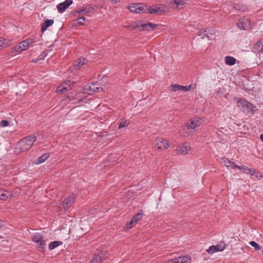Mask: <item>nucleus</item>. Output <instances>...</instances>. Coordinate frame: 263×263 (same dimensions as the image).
Masks as SVG:
<instances>
[{"mask_svg": "<svg viewBox=\"0 0 263 263\" xmlns=\"http://www.w3.org/2000/svg\"><path fill=\"white\" fill-rule=\"evenodd\" d=\"M35 140V136L29 135L18 142L16 146V150H19L20 152H26L31 148Z\"/></svg>", "mask_w": 263, "mask_h": 263, "instance_id": "obj_1", "label": "nucleus"}, {"mask_svg": "<svg viewBox=\"0 0 263 263\" xmlns=\"http://www.w3.org/2000/svg\"><path fill=\"white\" fill-rule=\"evenodd\" d=\"M32 240L36 245L38 249L41 251H44L46 247V241L43 235L39 233H35L32 235Z\"/></svg>", "mask_w": 263, "mask_h": 263, "instance_id": "obj_2", "label": "nucleus"}, {"mask_svg": "<svg viewBox=\"0 0 263 263\" xmlns=\"http://www.w3.org/2000/svg\"><path fill=\"white\" fill-rule=\"evenodd\" d=\"M131 27L134 29H138L140 30H146L152 31L157 28L158 25L151 23H141L139 24H136V23H133L131 25Z\"/></svg>", "mask_w": 263, "mask_h": 263, "instance_id": "obj_3", "label": "nucleus"}, {"mask_svg": "<svg viewBox=\"0 0 263 263\" xmlns=\"http://www.w3.org/2000/svg\"><path fill=\"white\" fill-rule=\"evenodd\" d=\"M220 162L228 168L232 169L238 168L240 170H242L243 171H249L250 172H251V171L246 166H238L235 164L233 162L230 161L226 158H221L220 159Z\"/></svg>", "mask_w": 263, "mask_h": 263, "instance_id": "obj_4", "label": "nucleus"}, {"mask_svg": "<svg viewBox=\"0 0 263 263\" xmlns=\"http://www.w3.org/2000/svg\"><path fill=\"white\" fill-rule=\"evenodd\" d=\"M102 90L100 83L95 82L87 84L84 87V90L88 94H93L94 92H100Z\"/></svg>", "mask_w": 263, "mask_h": 263, "instance_id": "obj_5", "label": "nucleus"}, {"mask_svg": "<svg viewBox=\"0 0 263 263\" xmlns=\"http://www.w3.org/2000/svg\"><path fill=\"white\" fill-rule=\"evenodd\" d=\"M33 40L32 39H28L21 42L18 45L15 47L16 51L20 52L27 49L33 43Z\"/></svg>", "mask_w": 263, "mask_h": 263, "instance_id": "obj_6", "label": "nucleus"}, {"mask_svg": "<svg viewBox=\"0 0 263 263\" xmlns=\"http://www.w3.org/2000/svg\"><path fill=\"white\" fill-rule=\"evenodd\" d=\"M234 100L236 101L237 106L243 110H245L246 109L251 110L253 108V105L245 100L238 98H235Z\"/></svg>", "mask_w": 263, "mask_h": 263, "instance_id": "obj_7", "label": "nucleus"}, {"mask_svg": "<svg viewBox=\"0 0 263 263\" xmlns=\"http://www.w3.org/2000/svg\"><path fill=\"white\" fill-rule=\"evenodd\" d=\"M165 6L158 4L152 6L148 9V12L151 14H162L165 12Z\"/></svg>", "mask_w": 263, "mask_h": 263, "instance_id": "obj_8", "label": "nucleus"}, {"mask_svg": "<svg viewBox=\"0 0 263 263\" xmlns=\"http://www.w3.org/2000/svg\"><path fill=\"white\" fill-rule=\"evenodd\" d=\"M191 150L189 143L183 142L180 144L176 148V153L179 155H185L187 154Z\"/></svg>", "mask_w": 263, "mask_h": 263, "instance_id": "obj_9", "label": "nucleus"}, {"mask_svg": "<svg viewBox=\"0 0 263 263\" xmlns=\"http://www.w3.org/2000/svg\"><path fill=\"white\" fill-rule=\"evenodd\" d=\"M155 145L159 149L163 150L167 148L169 146L168 141L161 138H158L154 141Z\"/></svg>", "mask_w": 263, "mask_h": 263, "instance_id": "obj_10", "label": "nucleus"}, {"mask_svg": "<svg viewBox=\"0 0 263 263\" xmlns=\"http://www.w3.org/2000/svg\"><path fill=\"white\" fill-rule=\"evenodd\" d=\"M142 215V211H141L140 212H138L136 215L134 216L132 219L130 220L129 222L126 224L125 229L126 230L130 229L136 224L138 221L141 219Z\"/></svg>", "mask_w": 263, "mask_h": 263, "instance_id": "obj_11", "label": "nucleus"}, {"mask_svg": "<svg viewBox=\"0 0 263 263\" xmlns=\"http://www.w3.org/2000/svg\"><path fill=\"white\" fill-rule=\"evenodd\" d=\"M226 247V245L223 242H220L216 246H210L206 251L209 254H213L215 252L223 251Z\"/></svg>", "mask_w": 263, "mask_h": 263, "instance_id": "obj_12", "label": "nucleus"}, {"mask_svg": "<svg viewBox=\"0 0 263 263\" xmlns=\"http://www.w3.org/2000/svg\"><path fill=\"white\" fill-rule=\"evenodd\" d=\"M72 84H73V82H71L70 80H68L62 83L57 88V92L58 93H61L69 90L71 89V85Z\"/></svg>", "mask_w": 263, "mask_h": 263, "instance_id": "obj_13", "label": "nucleus"}, {"mask_svg": "<svg viewBox=\"0 0 263 263\" xmlns=\"http://www.w3.org/2000/svg\"><path fill=\"white\" fill-rule=\"evenodd\" d=\"M127 8L130 10L131 12L139 13L144 12V7L138 4H132L129 5Z\"/></svg>", "mask_w": 263, "mask_h": 263, "instance_id": "obj_14", "label": "nucleus"}, {"mask_svg": "<svg viewBox=\"0 0 263 263\" xmlns=\"http://www.w3.org/2000/svg\"><path fill=\"white\" fill-rule=\"evenodd\" d=\"M191 260L190 256H183L170 260L167 263H190Z\"/></svg>", "mask_w": 263, "mask_h": 263, "instance_id": "obj_15", "label": "nucleus"}, {"mask_svg": "<svg viewBox=\"0 0 263 263\" xmlns=\"http://www.w3.org/2000/svg\"><path fill=\"white\" fill-rule=\"evenodd\" d=\"M72 3V0H65L64 2L59 4L57 6L58 12L60 13H63Z\"/></svg>", "mask_w": 263, "mask_h": 263, "instance_id": "obj_16", "label": "nucleus"}, {"mask_svg": "<svg viewBox=\"0 0 263 263\" xmlns=\"http://www.w3.org/2000/svg\"><path fill=\"white\" fill-rule=\"evenodd\" d=\"M187 0H167L168 4L173 8H182Z\"/></svg>", "mask_w": 263, "mask_h": 263, "instance_id": "obj_17", "label": "nucleus"}, {"mask_svg": "<svg viewBox=\"0 0 263 263\" xmlns=\"http://www.w3.org/2000/svg\"><path fill=\"white\" fill-rule=\"evenodd\" d=\"M75 200V196L73 194L69 196L63 202V206L64 210H68Z\"/></svg>", "mask_w": 263, "mask_h": 263, "instance_id": "obj_18", "label": "nucleus"}, {"mask_svg": "<svg viewBox=\"0 0 263 263\" xmlns=\"http://www.w3.org/2000/svg\"><path fill=\"white\" fill-rule=\"evenodd\" d=\"M237 26L241 29H248L251 27V22L248 18H243L239 21Z\"/></svg>", "mask_w": 263, "mask_h": 263, "instance_id": "obj_19", "label": "nucleus"}, {"mask_svg": "<svg viewBox=\"0 0 263 263\" xmlns=\"http://www.w3.org/2000/svg\"><path fill=\"white\" fill-rule=\"evenodd\" d=\"M103 252L101 251L97 250V253L95 254L90 261V263H100L104 259L103 256Z\"/></svg>", "mask_w": 263, "mask_h": 263, "instance_id": "obj_20", "label": "nucleus"}, {"mask_svg": "<svg viewBox=\"0 0 263 263\" xmlns=\"http://www.w3.org/2000/svg\"><path fill=\"white\" fill-rule=\"evenodd\" d=\"M201 118L199 117H195L191 121V124L187 125V128L194 129L196 127H198L201 125Z\"/></svg>", "mask_w": 263, "mask_h": 263, "instance_id": "obj_21", "label": "nucleus"}, {"mask_svg": "<svg viewBox=\"0 0 263 263\" xmlns=\"http://www.w3.org/2000/svg\"><path fill=\"white\" fill-rule=\"evenodd\" d=\"M12 196L11 193L4 189H0V199L7 200Z\"/></svg>", "mask_w": 263, "mask_h": 263, "instance_id": "obj_22", "label": "nucleus"}, {"mask_svg": "<svg viewBox=\"0 0 263 263\" xmlns=\"http://www.w3.org/2000/svg\"><path fill=\"white\" fill-rule=\"evenodd\" d=\"M54 23V20H45L44 22L43 23L42 28H41V31L44 32L45 30H47V28H48L49 26L52 25Z\"/></svg>", "mask_w": 263, "mask_h": 263, "instance_id": "obj_23", "label": "nucleus"}, {"mask_svg": "<svg viewBox=\"0 0 263 263\" xmlns=\"http://www.w3.org/2000/svg\"><path fill=\"white\" fill-rule=\"evenodd\" d=\"M87 62V60L86 59L81 58L78 60L76 62V63L74 65V68L76 69H79L83 65L86 64Z\"/></svg>", "mask_w": 263, "mask_h": 263, "instance_id": "obj_24", "label": "nucleus"}, {"mask_svg": "<svg viewBox=\"0 0 263 263\" xmlns=\"http://www.w3.org/2000/svg\"><path fill=\"white\" fill-rule=\"evenodd\" d=\"M236 59L233 57L227 56L224 58V62L226 65L232 66L236 63Z\"/></svg>", "mask_w": 263, "mask_h": 263, "instance_id": "obj_25", "label": "nucleus"}, {"mask_svg": "<svg viewBox=\"0 0 263 263\" xmlns=\"http://www.w3.org/2000/svg\"><path fill=\"white\" fill-rule=\"evenodd\" d=\"M254 49L257 52H263V40H260L257 42L254 45Z\"/></svg>", "mask_w": 263, "mask_h": 263, "instance_id": "obj_26", "label": "nucleus"}, {"mask_svg": "<svg viewBox=\"0 0 263 263\" xmlns=\"http://www.w3.org/2000/svg\"><path fill=\"white\" fill-rule=\"evenodd\" d=\"M77 12L80 15H86L90 13L89 5H87L84 8L77 10Z\"/></svg>", "mask_w": 263, "mask_h": 263, "instance_id": "obj_27", "label": "nucleus"}, {"mask_svg": "<svg viewBox=\"0 0 263 263\" xmlns=\"http://www.w3.org/2000/svg\"><path fill=\"white\" fill-rule=\"evenodd\" d=\"M49 157V154L48 153L44 154L42 155L40 157H39L35 162V164H39L43 162H44L45 160H46L48 157Z\"/></svg>", "mask_w": 263, "mask_h": 263, "instance_id": "obj_28", "label": "nucleus"}, {"mask_svg": "<svg viewBox=\"0 0 263 263\" xmlns=\"http://www.w3.org/2000/svg\"><path fill=\"white\" fill-rule=\"evenodd\" d=\"M63 244L62 241H54L51 242H50L49 245V249L50 250H52L55 248L58 247L60 245H61Z\"/></svg>", "mask_w": 263, "mask_h": 263, "instance_id": "obj_29", "label": "nucleus"}, {"mask_svg": "<svg viewBox=\"0 0 263 263\" xmlns=\"http://www.w3.org/2000/svg\"><path fill=\"white\" fill-rule=\"evenodd\" d=\"M10 44V41L6 39H0V50L3 48H6Z\"/></svg>", "mask_w": 263, "mask_h": 263, "instance_id": "obj_30", "label": "nucleus"}, {"mask_svg": "<svg viewBox=\"0 0 263 263\" xmlns=\"http://www.w3.org/2000/svg\"><path fill=\"white\" fill-rule=\"evenodd\" d=\"M129 124V121L128 120L122 119L119 124V128H122L127 126Z\"/></svg>", "mask_w": 263, "mask_h": 263, "instance_id": "obj_31", "label": "nucleus"}, {"mask_svg": "<svg viewBox=\"0 0 263 263\" xmlns=\"http://www.w3.org/2000/svg\"><path fill=\"white\" fill-rule=\"evenodd\" d=\"M234 8L240 11H244L247 9V6L246 5H242L239 4H234Z\"/></svg>", "mask_w": 263, "mask_h": 263, "instance_id": "obj_32", "label": "nucleus"}, {"mask_svg": "<svg viewBox=\"0 0 263 263\" xmlns=\"http://www.w3.org/2000/svg\"><path fill=\"white\" fill-rule=\"evenodd\" d=\"M170 87L172 88L171 90L173 91H181V85L177 84L171 85Z\"/></svg>", "mask_w": 263, "mask_h": 263, "instance_id": "obj_33", "label": "nucleus"}, {"mask_svg": "<svg viewBox=\"0 0 263 263\" xmlns=\"http://www.w3.org/2000/svg\"><path fill=\"white\" fill-rule=\"evenodd\" d=\"M249 244L254 247L256 250H260L261 249V247L257 243L254 241H250Z\"/></svg>", "mask_w": 263, "mask_h": 263, "instance_id": "obj_34", "label": "nucleus"}, {"mask_svg": "<svg viewBox=\"0 0 263 263\" xmlns=\"http://www.w3.org/2000/svg\"><path fill=\"white\" fill-rule=\"evenodd\" d=\"M212 34V33L210 32V30L209 29H206L203 31V35H204V37H206L210 38Z\"/></svg>", "mask_w": 263, "mask_h": 263, "instance_id": "obj_35", "label": "nucleus"}, {"mask_svg": "<svg viewBox=\"0 0 263 263\" xmlns=\"http://www.w3.org/2000/svg\"><path fill=\"white\" fill-rule=\"evenodd\" d=\"M85 20H86L85 17H84V16H81L78 18V20H77L78 24L80 25H83L84 22H85Z\"/></svg>", "mask_w": 263, "mask_h": 263, "instance_id": "obj_36", "label": "nucleus"}, {"mask_svg": "<svg viewBox=\"0 0 263 263\" xmlns=\"http://www.w3.org/2000/svg\"><path fill=\"white\" fill-rule=\"evenodd\" d=\"M8 124H9L8 122L6 120H3L1 122V126H3V127H6V126H8Z\"/></svg>", "mask_w": 263, "mask_h": 263, "instance_id": "obj_37", "label": "nucleus"}, {"mask_svg": "<svg viewBox=\"0 0 263 263\" xmlns=\"http://www.w3.org/2000/svg\"><path fill=\"white\" fill-rule=\"evenodd\" d=\"M89 8L90 13L92 12L93 11L96 10L98 7L95 5H89Z\"/></svg>", "mask_w": 263, "mask_h": 263, "instance_id": "obj_38", "label": "nucleus"}, {"mask_svg": "<svg viewBox=\"0 0 263 263\" xmlns=\"http://www.w3.org/2000/svg\"><path fill=\"white\" fill-rule=\"evenodd\" d=\"M196 84H190V85L187 86V89H188V91L191 90V89H194L195 87H196Z\"/></svg>", "mask_w": 263, "mask_h": 263, "instance_id": "obj_39", "label": "nucleus"}, {"mask_svg": "<svg viewBox=\"0 0 263 263\" xmlns=\"http://www.w3.org/2000/svg\"><path fill=\"white\" fill-rule=\"evenodd\" d=\"M40 60H43V58H37L36 59H33L32 61V62H33V63H37V62H39Z\"/></svg>", "mask_w": 263, "mask_h": 263, "instance_id": "obj_40", "label": "nucleus"}, {"mask_svg": "<svg viewBox=\"0 0 263 263\" xmlns=\"http://www.w3.org/2000/svg\"><path fill=\"white\" fill-rule=\"evenodd\" d=\"M181 91H188V89H187V86H182L181 85Z\"/></svg>", "mask_w": 263, "mask_h": 263, "instance_id": "obj_41", "label": "nucleus"}, {"mask_svg": "<svg viewBox=\"0 0 263 263\" xmlns=\"http://www.w3.org/2000/svg\"><path fill=\"white\" fill-rule=\"evenodd\" d=\"M112 4H116L120 2V0H109Z\"/></svg>", "mask_w": 263, "mask_h": 263, "instance_id": "obj_42", "label": "nucleus"}, {"mask_svg": "<svg viewBox=\"0 0 263 263\" xmlns=\"http://www.w3.org/2000/svg\"><path fill=\"white\" fill-rule=\"evenodd\" d=\"M198 35L199 36H201V39H204V35H203V31H200L198 33Z\"/></svg>", "mask_w": 263, "mask_h": 263, "instance_id": "obj_43", "label": "nucleus"}, {"mask_svg": "<svg viewBox=\"0 0 263 263\" xmlns=\"http://www.w3.org/2000/svg\"><path fill=\"white\" fill-rule=\"evenodd\" d=\"M46 56V55L43 53L41 54L37 58H43V60H44Z\"/></svg>", "mask_w": 263, "mask_h": 263, "instance_id": "obj_44", "label": "nucleus"}, {"mask_svg": "<svg viewBox=\"0 0 263 263\" xmlns=\"http://www.w3.org/2000/svg\"><path fill=\"white\" fill-rule=\"evenodd\" d=\"M260 138L261 140V141L263 142V134H262L260 135Z\"/></svg>", "mask_w": 263, "mask_h": 263, "instance_id": "obj_45", "label": "nucleus"}, {"mask_svg": "<svg viewBox=\"0 0 263 263\" xmlns=\"http://www.w3.org/2000/svg\"><path fill=\"white\" fill-rule=\"evenodd\" d=\"M0 222H1V221H0ZM1 225H2V223H0V226H1Z\"/></svg>", "mask_w": 263, "mask_h": 263, "instance_id": "obj_46", "label": "nucleus"}, {"mask_svg": "<svg viewBox=\"0 0 263 263\" xmlns=\"http://www.w3.org/2000/svg\"><path fill=\"white\" fill-rule=\"evenodd\" d=\"M262 252L263 253V250L262 251Z\"/></svg>", "mask_w": 263, "mask_h": 263, "instance_id": "obj_47", "label": "nucleus"}]
</instances>
